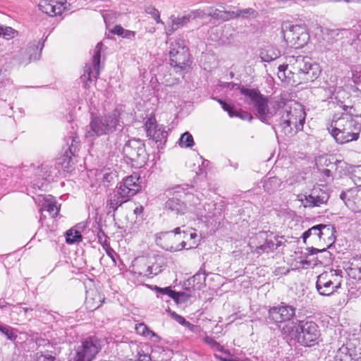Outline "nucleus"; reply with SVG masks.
<instances>
[{
	"label": "nucleus",
	"mask_w": 361,
	"mask_h": 361,
	"mask_svg": "<svg viewBox=\"0 0 361 361\" xmlns=\"http://www.w3.org/2000/svg\"><path fill=\"white\" fill-rule=\"evenodd\" d=\"M120 115L121 110L116 109L103 116L92 118L89 129L86 131L85 137L93 139L97 136L113 133L116 130V127L120 126Z\"/></svg>",
	"instance_id": "nucleus-6"
},
{
	"label": "nucleus",
	"mask_w": 361,
	"mask_h": 361,
	"mask_svg": "<svg viewBox=\"0 0 361 361\" xmlns=\"http://www.w3.org/2000/svg\"><path fill=\"white\" fill-rule=\"evenodd\" d=\"M152 11L150 13L154 17V18L155 19L156 22L157 23H160V24L163 25L164 22L160 18V16H159V11L157 9H155V8H152Z\"/></svg>",
	"instance_id": "nucleus-55"
},
{
	"label": "nucleus",
	"mask_w": 361,
	"mask_h": 361,
	"mask_svg": "<svg viewBox=\"0 0 361 361\" xmlns=\"http://www.w3.org/2000/svg\"><path fill=\"white\" fill-rule=\"evenodd\" d=\"M135 35V32L134 31L124 30L123 35L122 37L127 39H131L133 38Z\"/></svg>",
	"instance_id": "nucleus-56"
},
{
	"label": "nucleus",
	"mask_w": 361,
	"mask_h": 361,
	"mask_svg": "<svg viewBox=\"0 0 361 361\" xmlns=\"http://www.w3.org/2000/svg\"><path fill=\"white\" fill-rule=\"evenodd\" d=\"M216 10V9L212 10V11H209V13H205L204 11H201V10H195V11H192L187 13L186 15L188 18L189 21H190L192 20H195L197 18L204 19L207 16H211V17L216 18L215 16H213L212 15L210 14V13H214Z\"/></svg>",
	"instance_id": "nucleus-37"
},
{
	"label": "nucleus",
	"mask_w": 361,
	"mask_h": 361,
	"mask_svg": "<svg viewBox=\"0 0 361 361\" xmlns=\"http://www.w3.org/2000/svg\"><path fill=\"white\" fill-rule=\"evenodd\" d=\"M169 312L170 313L171 317L180 324L188 327L190 330H193L195 327L194 325L190 324L189 322L186 321L182 316L178 314L175 312H171L170 310Z\"/></svg>",
	"instance_id": "nucleus-43"
},
{
	"label": "nucleus",
	"mask_w": 361,
	"mask_h": 361,
	"mask_svg": "<svg viewBox=\"0 0 361 361\" xmlns=\"http://www.w3.org/2000/svg\"><path fill=\"white\" fill-rule=\"evenodd\" d=\"M164 82L167 86H171V85H173L174 84L178 83V80L177 78H174V79L172 80V81H171L169 79L166 78Z\"/></svg>",
	"instance_id": "nucleus-58"
},
{
	"label": "nucleus",
	"mask_w": 361,
	"mask_h": 361,
	"mask_svg": "<svg viewBox=\"0 0 361 361\" xmlns=\"http://www.w3.org/2000/svg\"><path fill=\"white\" fill-rule=\"evenodd\" d=\"M281 242L279 240V238L276 236L273 235L272 234H270L269 235H267L265 238V242L255 247L254 250H252L254 252H256L257 254L261 255L264 252H270L276 250L278 247L281 245Z\"/></svg>",
	"instance_id": "nucleus-22"
},
{
	"label": "nucleus",
	"mask_w": 361,
	"mask_h": 361,
	"mask_svg": "<svg viewBox=\"0 0 361 361\" xmlns=\"http://www.w3.org/2000/svg\"><path fill=\"white\" fill-rule=\"evenodd\" d=\"M77 137H71V146L69 147V152H70V154H72V155H74L75 152L77 151V149H76V146L74 145V143H78V142L77 141Z\"/></svg>",
	"instance_id": "nucleus-53"
},
{
	"label": "nucleus",
	"mask_w": 361,
	"mask_h": 361,
	"mask_svg": "<svg viewBox=\"0 0 361 361\" xmlns=\"http://www.w3.org/2000/svg\"><path fill=\"white\" fill-rule=\"evenodd\" d=\"M181 239V230L178 227L174 231L161 233L157 241L162 248L171 252H176L183 249Z\"/></svg>",
	"instance_id": "nucleus-12"
},
{
	"label": "nucleus",
	"mask_w": 361,
	"mask_h": 361,
	"mask_svg": "<svg viewBox=\"0 0 361 361\" xmlns=\"http://www.w3.org/2000/svg\"><path fill=\"white\" fill-rule=\"evenodd\" d=\"M321 224L312 226L302 234L304 242L306 239L310 236H312L314 239H320V231Z\"/></svg>",
	"instance_id": "nucleus-40"
},
{
	"label": "nucleus",
	"mask_w": 361,
	"mask_h": 361,
	"mask_svg": "<svg viewBox=\"0 0 361 361\" xmlns=\"http://www.w3.org/2000/svg\"><path fill=\"white\" fill-rule=\"evenodd\" d=\"M328 130L337 143L343 145L358 140L361 126L350 114H336Z\"/></svg>",
	"instance_id": "nucleus-4"
},
{
	"label": "nucleus",
	"mask_w": 361,
	"mask_h": 361,
	"mask_svg": "<svg viewBox=\"0 0 361 361\" xmlns=\"http://www.w3.org/2000/svg\"><path fill=\"white\" fill-rule=\"evenodd\" d=\"M342 271L338 269H329L317 277L316 287L322 295L329 296L340 288L343 280Z\"/></svg>",
	"instance_id": "nucleus-8"
},
{
	"label": "nucleus",
	"mask_w": 361,
	"mask_h": 361,
	"mask_svg": "<svg viewBox=\"0 0 361 361\" xmlns=\"http://www.w3.org/2000/svg\"><path fill=\"white\" fill-rule=\"evenodd\" d=\"M189 22L190 21L186 14L182 16H171L167 25L165 27L166 34L167 35H172L176 30L184 26Z\"/></svg>",
	"instance_id": "nucleus-24"
},
{
	"label": "nucleus",
	"mask_w": 361,
	"mask_h": 361,
	"mask_svg": "<svg viewBox=\"0 0 361 361\" xmlns=\"http://www.w3.org/2000/svg\"><path fill=\"white\" fill-rule=\"evenodd\" d=\"M127 201L123 198L116 190L113 195H110L109 200L107 203L109 212H115L123 203Z\"/></svg>",
	"instance_id": "nucleus-29"
},
{
	"label": "nucleus",
	"mask_w": 361,
	"mask_h": 361,
	"mask_svg": "<svg viewBox=\"0 0 361 361\" xmlns=\"http://www.w3.org/2000/svg\"><path fill=\"white\" fill-rule=\"evenodd\" d=\"M0 331L9 340L13 341L16 338V335L14 334L13 329L9 326L1 324L0 325Z\"/></svg>",
	"instance_id": "nucleus-45"
},
{
	"label": "nucleus",
	"mask_w": 361,
	"mask_h": 361,
	"mask_svg": "<svg viewBox=\"0 0 361 361\" xmlns=\"http://www.w3.org/2000/svg\"><path fill=\"white\" fill-rule=\"evenodd\" d=\"M18 35V31L10 26L0 25V37L6 40H11Z\"/></svg>",
	"instance_id": "nucleus-33"
},
{
	"label": "nucleus",
	"mask_w": 361,
	"mask_h": 361,
	"mask_svg": "<svg viewBox=\"0 0 361 361\" xmlns=\"http://www.w3.org/2000/svg\"><path fill=\"white\" fill-rule=\"evenodd\" d=\"M137 361H151V357L149 355H140Z\"/></svg>",
	"instance_id": "nucleus-59"
},
{
	"label": "nucleus",
	"mask_w": 361,
	"mask_h": 361,
	"mask_svg": "<svg viewBox=\"0 0 361 361\" xmlns=\"http://www.w3.org/2000/svg\"><path fill=\"white\" fill-rule=\"evenodd\" d=\"M266 235V233H259L257 237V238L264 239V235Z\"/></svg>",
	"instance_id": "nucleus-62"
},
{
	"label": "nucleus",
	"mask_w": 361,
	"mask_h": 361,
	"mask_svg": "<svg viewBox=\"0 0 361 361\" xmlns=\"http://www.w3.org/2000/svg\"><path fill=\"white\" fill-rule=\"evenodd\" d=\"M295 314V308L291 305L282 303L271 307L269 310V319L276 324L289 322Z\"/></svg>",
	"instance_id": "nucleus-15"
},
{
	"label": "nucleus",
	"mask_w": 361,
	"mask_h": 361,
	"mask_svg": "<svg viewBox=\"0 0 361 361\" xmlns=\"http://www.w3.org/2000/svg\"><path fill=\"white\" fill-rule=\"evenodd\" d=\"M320 73L318 63L307 56H288L279 66L278 77L282 82L298 85L314 81Z\"/></svg>",
	"instance_id": "nucleus-1"
},
{
	"label": "nucleus",
	"mask_w": 361,
	"mask_h": 361,
	"mask_svg": "<svg viewBox=\"0 0 361 361\" xmlns=\"http://www.w3.org/2000/svg\"><path fill=\"white\" fill-rule=\"evenodd\" d=\"M123 152L126 157L131 161L142 164L146 159L144 144L140 140H129L123 147Z\"/></svg>",
	"instance_id": "nucleus-13"
},
{
	"label": "nucleus",
	"mask_w": 361,
	"mask_h": 361,
	"mask_svg": "<svg viewBox=\"0 0 361 361\" xmlns=\"http://www.w3.org/2000/svg\"><path fill=\"white\" fill-rule=\"evenodd\" d=\"M135 330L137 334L145 336L146 337L152 338L156 336V334L152 331L149 330L145 324H139L136 325Z\"/></svg>",
	"instance_id": "nucleus-41"
},
{
	"label": "nucleus",
	"mask_w": 361,
	"mask_h": 361,
	"mask_svg": "<svg viewBox=\"0 0 361 361\" xmlns=\"http://www.w3.org/2000/svg\"><path fill=\"white\" fill-rule=\"evenodd\" d=\"M178 144L181 147H192L195 142L192 135L188 132H185L181 135Z\"/></svg>",
	"instance_id": "nucleus-38"
},
{
	"label": "nucleus",
	"mask_w": 361,
	"mask_h": 361,
	"mask_svg": "<svg viewBox=\"0 0 361 361\" xmlns=\"http://www.w3.org/2000/svg\"><path fill=\"white\" fill-rule=\"evenodd\" d=\"M280 328L283 335L304 346L314 345L320 336L319 326L312 321L300 320L296 322H288Z\"/></svg>",
	"instance_id": "nucleus-3"
},
{
	"label": "nucleus",
	"mask_w": 361,
	"mask_h": 361,
	"mask_svg": "<svg viewBox=\"0 0 361 361\" xmlns=\"http://www.w3.org/2000/svg\"><path fill=\"white\" fill-rule=\"evenodd\" d=\"M124 28L122 27L121 25H116L113 30H111V32L114 35H117L118 36H123Z\"/></svg>",
	"instance_id": "nucleus-54"
},
{
	"label": "nucleus",
	"mask_w": 361,
	"mask_h": 361,
	"mask_svg": "<svg viewBox=\"0 0 361 361\" xmlns=\"http://www.w3.org/2000/svg\"><path fill=\"white\" fill-rule=\"evenodd\" d=\"M66 2L60 0H41L39 9L49 16H60L66 9Z\"/></svg>",
	"instance_id": "nucleus-19"
},
{
	"label": "nucleus",
	"mask_w": 361,
	"mask_h": 361,
	"mask_svg": "<svg viewBox=\"0 0 361 361\" xmlns=\"http://www.w3.org/2000/svg\"><path fill=\"white\" fill-rule=\"evenodd\" d=\"M205 276L203 274H196L189 279V284L192 285L193 289H201L204 286Z\"/></svg>",
	"instance_id": "nucleus-35"
},
{
	"label": "nucleus",
	"mask_w": 361,
	"mask_h": 361,
	"mask_svg": "<svg viewBox=\"0 0 361 361\" xmlns=\"http://www.w3.org/2000/svg\"><path fill=\"white\" fill-rule=\"evenodd\" d=\"M327 192L320 188H314L309 195L301 196L300 200L305 207H319L329 200Z\"/></svg>",
	"instance_id": "nucleus-16"
},
{
	"label": "nucleus",
	"mask_w": 361,
	"mask_h": 361,
	"mask_svg": "<svg viewBox=\"0 0 361 361\" xmlns=\"http://www.w3.org/2000/svg\"><path fill=\"white\" fill-rule=\"evenodd\" d=\"M182 48H187L184 41L181 39H177L174 42H171L169 51H173L174 49L175 51H177L179 52Z\"/></svg>",
	"instance_id": "nucleus-48"
},
{
	"label": "nucleus",
	"mask_w": 361,
	"mask_h": 361,
	"mask_svg": "<svg viewBox=\"0 0 361 361\" xmlns=\"http://www.w3.org/2000/svg\"><path fill=\"white\" fill-rule=\"evenodd\" d=\"M104 300V298L95 288L86 291L85 305L90 311L98 309Z\"/></svg>",
	"instance_id": "nucleus-21"
},
{
	"label": "nucleus",
	"mask_w": 361,
	"mask_h": 361,
	"mask_svg": "<svg viewBox=\"0 0 361 361\" xmlns=\"http://www.w3.org/2000/svg\"><path fill=\"white\" fill-rule=\"evenodd\" d=\"M343 348H347L354 360L361 361V343L357 339H350Z\"/></svg>",
	"instance_id": "nucleus-27"
},
{
	"label": "nucleus",
	"mask_w": 361,
	"mask_h": 361,
	"mask_svg": "<svg viewBox=\"0 0 361 361\" xmlns=\"http://www.w3.org/2000/svg\"><path fill=\"white\" fill-rule=\"evenodd\" d=\"M281 32L286 41L295 48L302 47L310 39L305 25H293L289 22L282 23Z\"/></svg>",
	"instance_id": "nucleus-9"
},
{
	"label": "nucleus",
	"mask_w": 361,
	"mask_h": 361,
	"mask_svg": "<svg viewBox=\"0 0 361 361\" xmlns=\"http://www.w3.org/2000/svg\"><path fill=\"white\" fill-rule=\"evenodd\" d=\"M353 360L354 358L348 351L347 348L342 346L337 350L334 361H352Z\"/></svg>",
	"instance_id": "nucleus-36"
},
{
	"label": "nucleus",
	"mask_w": 361,
	"mask_h": 361,
	"mask_svg": "<svg viewBox=\"0 0 361 361\" xmlns=\"http://www.w3.org/2000/svg\"><path fill=\"white\" fill-rule=\"evenodd\" d=\"M353 180L355 185L361 186V166H357L353 174Z\"/></svg>",
	"instance_id": "nucleus-50"
},
{
	"label": "nucleus",
	"mask_w": 361,
	"mask_h": 361,
	"mask_svg": "<svg viewBox=\"0 0 361 361\" xmlns=\"http://www.w3.org/2000/svg\"><path fill=\"white\" fill-rule=\"evenodd\" d=\"M100 341L95 337L82 340L76 347L72 361H92L101 350Z\"/></svg>",
	"instance_id": "nucleus-10"
},
{
	"label": "nucleus",
	"mask_w": 361,
	"mask_h": 361,
	"mask_svg": "<svg viewBox=\"0 0 361 361\" xmlns=\"http://www.w3.org/2000/svg\"><path fill=\"white\" fill-rule=\"evenodd\" d=\"M204 341L207 344L210 345L214 349L219 350L220 352L223 351V347L219 343H217L213 338L206 336L204 338Z\"/></svg>",
	"instance_id": "nucleus-47"
},
{
	"label": "nucleus",
	"mask_w": 361,
	"mask_h": 361,
	"mask_svg": "<svg viewBox=\"0 0 361 361\" xmlns=\"http://www.w3.org/2000/svg\"><path fill=\"white\" fill-rule=\"evenodd\" d=\"M23 310L24 311L25 313L27 312L29 310H32V309H28L27 307H23Z\"/></svg>",
	"instance_id": "nucleus-63"
},
{
	"label": "nucleus",
	"mask_w": 361,
	"mask_h": 361,
	"mask_svg": "<svg viewBox=\"0 0 361 361\" xmlns=\"http://www.w3.org/2000/svg\"><path fill=\"white\" fill-rule=\"evenodd\" d=\"M163 260L160 257L140 256L134 259L130 271L139 276L151 278L163 270Z\"/></svg>",
	"instance_id": "nucleus-7"
},
{
	"label": "nucleus",
	"mask_w": 361,
	"mask_h": 361,
	"mask_svg": "<svg viewBox=\"0 0 361 361\" xmlns=\"http://www.w3.org/2000/svg\"><path fill=\"white\" fill-rule=\"evenodd\" d=\"M82 240V235L80 233L74 229H70L66 232V242L68 244L79 243Z\"/></svg>",
	"instance_id": "nucleus-39"
},
{
	"label": "nucleus",
	"mask_w": 361,
	"mask_h": 361,
	"mask_svg": "<svg viewBox=\"0 0 361 361\" xmlns=\"http://www.w3.org/2000/svg\"><path fill=\"white\" fill-rule=\"evenodd\" d=\"M55 357L50 355H44L42 353H37L35 355V361H55Z\"/></svg>",
	"instance_id": "nucleus-49"
},
{
	"label": "nucleus",
	"mask_w": 361,
	"mask_h": 361,
	"mask_svg": "<svg viewBox=\"0 0 361 361\" xmlns=\"http://www.w3.org/2000/svg\"><path fill=\"white\" fill-rule=\"evenodd\" d=\"M165 209L176 214H183L186 212L188 207L180 199L172 197L165 203Z\"/></svg>",
	"instance_id": "nucleus-26"
},
{
	"label": "nucleus",
	"mask_w": 361,
	"mask_h": 361,
	"mask_svg": "<svg viewBox=\"0 0 361 361\" xmlns=\"http://www.w3.org/2000/svg\"><path fill=\"white\" fill-rule=\"evenodd\" d=\"M323 173L326 177H330L331 176V171L329 169H324L323 171Z\"/></svg>",
	"instance_id": "nucleus-60"
},
{
	"label": "nucleus",
	"mask_w": 361,
	"mask_h": 361,
	"mask_svg": "<svg viewBox=\"0 0 361 361\" xmlns=\"http://www.w3.org/2000/svg\"><path fill=\"white\" fill-rule=\"evenodd\" d=\"M240 92L245 102L253 105L257 118L264 123H269L274 116L279 114L283 106V100L265 97L257 90L242 87Z\"/></svg>",
	"instance_id": "nucleus-2"
},
{
	"label": "nucleus",
	"mask_w": 361,
	"mask_h": 361,
	"mask_svg": "<svg viewBox=\"0 0 361 361\" xmlns=\"http://www.w3.org/2000/svg\"><path fill=\"white\" fill-rule=\"evenodd\" d=\"M282 182L276 177H271L264 180V188L269 193L274 192L281 185Z\"/></svg>",
	"instance_id": "nucleus-32"
},
{
	"label": "nucleus",
	"mask_w": 361,
	"mask_h": 361,
	"mask_svg": "<svg viewBox=\"0 0 361 361\" xmlns=\"http://www.w3.org/2000/svg\"><path fill=\"white\" fill-rule=\"evenodd\" d=\"M171 65L178 71L188 70L190 66V54L188 48H182L180 51H169Z\"/></svg>",
	"instance_id": "nucleus-17"
},
{
	"label": "nucleus",
	"mask_w": 361,
	"mask_h": 361,
	"mask_svg": "<svg viewBox=\"0 0 361 361\" xmlns=\"http://www.w3.org/2000/svg\"><path fill=\"white\" fill-rule=\"evenodd\" d=\"M190 297V295L185 292H176L173 299L176 303H184Z\"/></svg>",
	"instance_id": "nucleus-46"
},
{
	"label": "nucleus",
	"mask_w": 361,
	"mask_h": 361,
	"mask_svg": "<svg viewBox=\"0 0 361 361\" xmlns=\"http://www.w3.org/2000/svg\"><path fill=\"white\" fill-rule=\"evenodd\" d=\"M186 197L187 201L190 202V206L195 208V212L198 219L202 221H207L210 219L221 216L222 212L221 205L209 203L207 205L197 207V206L200 204L199 198L193 195H188Z\"/></svg>",
	"instance_id": "nucleus-11"
},
{
	"label": "nucleus",
	"mask_w": 361,
	"mask_h": 361,
	"mask_svg": "<svg viewBox=\"0 0 361 361\" xmlns=\"http://www.w3.org/2000/svg\"><path fill=\"white\" fill-rule=\"evenodd\" d=\"M108 255L112 258V259L114 261V257L112 254L110 252H108Z\"/></svg>",
	"instance_id": "nucleus-64"
},
{
	"label": "nucleus",
	"mask_w": 361,
	"mask_h": 361,
	"mask_svg": "<svg viewBox=\"0 0 361 361\" xmlns=\"http://www.w3.org/2000/svg\"><path fill=\"white\" fill-rule=\"evenodd\" d=\"M157 290L159 293H160L161 294L167 295L169 297H170L172 299L173 298V296L176 293V291L171 289V288H157Z\"/></svg>",
	"instance_id": "nucleus-52"
},
{
	"label": "nucleus",
	"mask_w": 361,
	"mask_h": 361,
	"mask_svg": "<svg viewBox=\"0 0 361 361\" xmlns=\"http://www.w3.org/2000/svg\"><path fill=\"white\" fill-rule=\"evenodd\" d=\"M98 178L103 180L104 184L109 183L113 181L114 178L116 177L115 173L112 171H109V170H104L97 174Z\"/></svg>",
	"instance_id": "nucleus-42"
},
{
	"label": "nucleus",
	"mask_w": 361,
	"mask_h": 361,
	"mask_svg": "<svg viewBox=\"0 0 361 361\" xmlns=\"http://www.w3.org/2000/svg\"><path fill=\"white\" fill-rule=\"evenodd\" d=\"M279 115V128L285 135L290 137L302 129L305 113L301 104L283 101Z\"/></svg>",
	"instance_id": "nucleus-5"
},
{
	"label": "nucleus",
	"mask_w": 361,
	"mask_h": 361,
	"mask_svg": "<svg viewBox=\"0 0 361 361\" xmlns=\"http://www.w3.org/2000/svg\"><path fill=\"white\" fill-rule=\"evenodd\" d=\"M146 131L147 136L156 142L160 141L164 137V130L161 126H159L154 119L149 118L146 122Z\"/></svg>",
	"instance_id": "nucleus-23"
},
{
	"label": "nucleus",
	"mask_w": 361,
	"mask_h": 361,
	"mask_svg": "<svg viewBox=\"0 0 361 361\" xmlns=\"http://www.w3.org/2000/svg\"><path fill=\"white\" fill-rule=\"evenodd\" d=\"M102 47V43L99 42L95 47L92 56V68L89 65H86L85 73L81 76V78L84 81H92V79H96L99 75Z\"/></svg>",
	"instance_id": "nucleus-18"
},
{
	"label": "nucleus",
	"mask_w": 361,
	"mask_h": 361,
	"mask_svg": "<svg viewBox=\"0 0 361 361\" xmlns=\"http://www.w3.org/2000/svg\"><path fill=\"white\" fill-rule=\"evenodd\" d=\"M357 69H358V67H356L355 69H353L352 70V72H353V80L354 82H357V81H360L361 80V73L357 75L355 72L357 71ZM359 69L361 70V68H359Z\"/></svg>",
	"instance_id": "nucleus-57"
},
{
	"label": "nucleus",
	"mask_w": 361,
	"mask_h": 361,
	"mask_svg": "<svg viewBox=\"0 0 361 361\" xmlns=\"http://www.w3.org/2000/svg\"><path fill=\"white\" fill-rule=\"evenodd\" d=\"M320 239L324 243L331 244L334 243V228L331 225L321 224Z\"/></svg>",
	"instance_id": "nucleus-28"
},
{
	"label": "nucleus",
	"mask_w": 361,
	"mask_h": 361,
	"mask_svg": "<svg viewBox=\"0 0 361 361\" xmlns=\"http://www.w3.org/2000/svg\"><path fill=\"white\" fill-rule=\"evenodd\" d=\"M210 14L212 15L213 16H215L217 19H222L224 20H227L231 18H234L240 16L243 18H247L249 16L255 18L257 16V11H255L252 8L241 9L237 11L236 12L225 11L216 9L214 13Z\"/></svg>",
	"instance_id": "nucleus-20"
},
{
	"label": "nucleus",
	"mask_w": 361,
	"mask_h": 361,
	"mask_svg": "<svg viewBox=\"0 0 361 361\" xmlns=\"http://www.w3.org/2000/svg\"><path fill=\"white\" fill-rule=\"evenodd\" d=\"M349 193L351 194L352 192H349L348 193L342 192L341 194V198L345 201V199L347 197V196H349Z\"/></svg>",
	"instance_id": "nucleus-61"
},
{
	"label": "nucleus",
	"mask_w": 361,
	"mask_h": 361,
	"mask_svg": "<svg viewBox=\"0 0 361 361\" xmlns=\"http://www.w3.org/2000/svg\"><path fill=\"white\" fill-rule=\"evenodd\" d=\"M182 239L181 244L183 248L191 249L197 245L199 241V236L194 230H189L188 231H181Z\"/></svg>",
	"instance_id": "nucleus-25"
},
{
	"label": "nucleus",
	"mask_w": 361,
	"mask_h": 361,
	"mask_svg": "<svg viewBox=\"0 0 361 361\" xmlns=\"http://www.w3.org/2000/svg\"><path fill=\"white\" fill-rule=\"evenodd\" d=\"M345 203L355 212H361V190L357 191L354 200H350L348 198Z\"/></svg>",
	"instance_id": "nucleus-34"
},
{
	"label": "nucleus",
	"mask_w": 361,
	"mask_h": 361,
	"mask_svg": "<svg viewBox=\"0 0 361 361\" xmlns=\"http://www.w3.org/2000/svg\"><path fill=\"white\" fill-rule=\"evenodd\" d=\"M139 179L140 178L136 174L129 176L123 179L119 186L116 188L118 194L126 201H128L130 197L140 190L141 185Z\"/></svg>",
	"instance_id": "nucleus-14"
},
{
	"label": "nucleus",
	"mask_w": 361,
	"mask_h": 361,
	"mask_svg": "<svg viewBox=\"0 0 361 361\" xmlns=\"http://www.w3.org/2000/svg\"><path fill=\"white\" fill-rule=\"evenodd\" d=\"M219 102L221 104V105L222 108L224 109V110L227 111L231 117H233L234 116H240L241 117V116L240 114H235L233 111V107L231 106L229 104H226V102H223L222 100H220V99L219 100Z\"/></svg>",
	"instance_id": "nucleus-51"
},
{
	"label": "nucleus",
	"mask_w": 361,
	"mask_h": 361,
	"mask_svg": "<svg viewBox=\"0 0 361 361\" xmlns=\"http://www.w3.org/2000/svg\"><path fill=\"white\" fill-rule=\"evenodd\" d=\"M42 207L49 212L52 216H56L59 212V208L56 206V201L51 195H48L44 198Z\"/></svg>",
	"instance_id": "nucleus-31"
},
{
	"label": "nucleus",
	"mask_w": 361,
	"mask_h": 361,
	"mask_svg": "<svg viewBox=\"0 0 361 361\" xmlns=\"http://www.w3.org/2000/svg\"><path fill=\"white\" fill-rule=\"evenodd\" d=\"M66 154H64L63 157L59 159L58 164L61 166V168L64 171H68L72 166V159L67 152H66Z\"/></svg>",
	"instance_id": "nucleus-44"
},
{
	"label": "nucleus",
	"mask_w": 361,
	"mask_h": 361,
	"mask_svg": "<svg viewBox=\"0 0 361 361\" xmlns=\"http://www.w3.org/2000/svg\"><path fill=\"white\" fill-rule=\"evenodd\" d=\"M280 51L278 49L271 47H267L260 52V57L262 60L267 62L276 59L280 56Z\"/></svg>",
	"instance_id": "nucleus-30"
}]
</instances>
